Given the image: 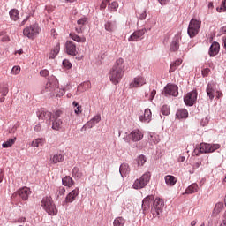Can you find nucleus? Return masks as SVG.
<instances>
[{
    "mask_svg": "<svg viewBox=\"0 0 226 226\" xmlns=\"http://www.w3.org/2000/svg\"><path fill=\"white\" fill-rule=\"evenodd\" d=\"M46 89L48 91H56L57 89V80L56 79H49L46 84Z\"/></svg>",
    "mask_w": 226,
    "mask_h": 226,
    "instance_id": "obj_23",
    "label": "nucleus"
},
{
    "mask_svg": "<svg viewBox=\"0 0 226 226\" xmlns=\"http://www.w3.org/2000/svg\"><path fill=\"white\" fill-rule=\"evenodd\" d=\"M218 52H220V43L214 41L210 46L208 54L210 57H215L218 56Z\"/></svg>",
    "mask_w": 226,
    "mask_h": 226,
    "instance_id": "obj_18",
    "label": "nucleus"
},
{
    "mask_svg": "<svg viewBox=\"0 0 226 226\" xmlns=\"http://www.w3.org/2000/svg\"><path fill=\"white\" fill-rule=\"evenodd\" d=\"M40 31H41V28H40L38 24H34V25H31L30 26H26L23 30V34L24 36H26V38H29L30 40H34V37L40 34Z\"/></svg>",
    "mask_w": 226,
    "mask_h": 226,
    "instance_id": "obj_5",
    "label": "nucleus"
},
{
    "mask_svg": "<svg viewBox=\"0 0 226 226\" xmlns=\"http://www.w3.org/2000/svg\"><path fill=\"white\" fill-rule=\"evenodd\" d=\"M153 200H154V196H153V195L147 196L143 200L142 208L144 209V211H146V210L149 209V207H151V202H153Z\"/></svg>",
    "mask_w": 226,
    "mask_h": 226,
    "instance_id": "obj_22",
    "label": "nucleus"
},
{
    "mask_svg": "<svg viewBox=\"0 0 226 226\" xmlns=\"http://www.w3.org/2000/svg\"><path fill=\"white\" fill-rule=\"evenodd\" d=\"M15 142H17V137L9 139L7 141L4 142L2 144V147H4V148L11 147V146H13V144H15Z\"/></svg>",
    "mask_w": 226,
    "mask_h": 226,
    "instance_id": "obj_35",
    "label": "nucleus"
},
{
    "mask_svg": "<svg viewBox=\"0 0 226 226\" xmlns=\"http://www.w3.org/2000/svg\"><path fill=\"white\" fill-rule=\"evenodd\" d=\"M163 200L157 198L154 201V207L152 208V214L154 218H158L162 214V209H163Z\"/></svg>",
    "mask_w": 226,
    "mask_h": 226,
    "instance_id": "obj_7",
    "label": "nucleus"
},
{
    "mask_svg": "<svg viewBox=\"0 0 226 226\" xmlns=\"http://www.w3.org/2000/svg\"><path fill=\"white\" fill-rule=\"evenodd\" d=\"M75 114L79 115V114H82V106H78L75 109H74Z\"/></svg>",
    "mask_w": 226,
    "mask_h": 226,
    "instance_id": "obj_55",
    "label": "nucleus"
},
{
    "mask_svg": "<svg viewBox=\"0 0 226 226\" xmlns=\"http://www.w3.org/2000/svg\"><path fill=\"white\" fill-rule=\"evenodd\" d=\"M210 72H211V69H209V68H204L201 70L202 77H208Z\"/></svg>",
    "mask_w": 226,
    "mask_h": 226,
    "instance_id": "obj_50",
    "label": "nucleus"
},
{
    "mask_svg": "<svg viewBox=\"0 0 226 226\" xmlns=\"http://www.w3.org/2000/svg\"><path fill=\"white\" fill-rule=\"evenodd\" d=\"M105 30L109 33H112L116 31V28L117 27L115 21H108L104 25Z\"/></svg>",
    "mask_w": 226,
    "mask_h": 226,
    "instance_id": "obj_28",
    "label": "nucleus"
},
{
    "mask_svg": "<svg viewBox=\"0 0 226 226\" xmlns=\"http://www.w3.org/2000/svg\"><path fill=\"white\" fill-rule=\"evenodd\" d=\"M144 134L139 130H134L131 132V139L133 142H139L142 140Z\"/></svg>",
    "mask_w": 226,
    "mask_h": 226,
    "instance_id": "obj_20",
    "label": "nucleus"
},
{
    "mask_svg": "<svg viewBox=\"0 0 226 226\" xmlns=\"http://www.w3.org/2000/svg\"><path fill=\"white\" fill-rule=\"evenodd\" d=\"M64 193H66V189L64 187H60L58 190V194L64 195Z\"/></svg>",
    "mask_w": 226,
    "mask_h": 226,
    "instance_id": "obj_56",
    "label": "nucleus"
},
{
    "mask_svg": "<svg viewBox=\"0 0 226 226\" xmlns=\"http://www.w3.org/2000/svg\"><path fill=\"white\" fill-rule=\"evenodd\" d=\"M65 49H66L67 54L69 56H73V57H75V56H77V54H79V52H77V44H75V42H73L72 41H66Z\"/></svg>",
    "mask_w": 226,
    "mask_h": 226,
    "instance_id": "obj_9",
    "label": "nucleus"
},
{
    "mask_svg": "<svg viewBox=\"0 0 226 226\" xmlns=\"http://www.w3.org/2000/svg\"><path fill=\"white\" fill-rule=\"evenodd\" d=\"M63 66L67 68V70H70V68H72V63L65 59L63 61Z\"/></svg>",
    "mask_w": 226,
    "mask_h": 226,
    "instance_id": "obj_51",
    "label": "nucleus"
},
{
    "mask_svg": "<svg viewBox=\"0 0 226 226\" xmlns=\"http://www.w3.org/2000/svg\"><path fill=\"white\" fill-rule=\"evenodd\" d=\"M177 89H178L177 86L168 84L164 87V93L166 95L168 94L169 96H177V94H179V92L177 91Z\"/></svg>",
    "mask_w": 226,
    "mask_h": 226,
    "instance_id": "obj_10",
    "label": "nucleus"
},
{
    "mask_svg": "<svg viewBox=\"0 0 226 226\" xmlns=\"http://www.w3.org/2000/svg\"><path fill=\"white\" fill-rule=\"evenodd\" d=\"M144 84H146V79L142 76H138L134 78L133 81L130 84V87L133 89V87H140L144 86Z\"/></svg>",
    "mask_w": 226,
    "mask_h": 226,
    "instance_id": "obj_16",
    "label": "nucleus"
},
{
    "mask_svg": "<svg viewBox=\"0 0 226 226\" xmlns=\"http://www.w3.org/2000/svg\"><path fill=\"white\" fill-rule=\"evenodd\" d=\"M40 75H41V77H49V70L44 69L40 72Z\"/></svg>",
    "mask_w": 226,
    "mask_h": 226,
    "instance_id": "obj_53",
    "label": "nucleus"
},
{
    "mask_svg": "<svg viewBox=\"0 0 226 226\" xmlns=\"http://www.w3.org/2000/svg\"><path fill=\"white\" fill-rule=\"evenodd\" d=\"M165 183L168 186H174L176 183H177V178L176 177L171 176V175H167L164 177Z\"/></svg>",
    "mask_w": 226,
    "mask_h": 226,
    "instance_id": "obj_26",
    "label": "nucleus"
},
{
    "mask_svg": "<svg viewBox=\"0 0 226 226\" xmlns=\"http://www.w3.org/2000/svg\"><path fill=\"white\" fill-rule=\"evenodd\" d=\"M206 123H209V118L206 117L205 119H202L201 121L202 126H206Z\"/></svg>",
    "mask_w": 226,
    "mask_h": 226,
    "instance_id": "obj_59",
    "label": "nucleus"
},
{
    "mask_svg": "<svg viewBox=\"0 0 226 226\" xmlns=\"http://www.w3.org/2000/svg\"><path fill=\"white\" fill-rule=\"evenodd\" d=\"M119 172L122 177H124L130 174V166L127 163H123L120 165Z\"/></svg>",
    "mask_w": 226,
    "mask_h": 226,
    "instance_id": "obj_25",
    "label": "nucleus"
},
{
    "mask_svg": "<svg viewBox=\"0 0 226 226\" xmlns=\"http://www.w3.org/2000/svg\"><path fill=\"white\" fill-rule=\"evenodd\" d=\"M109 3L107 0H102L100 5V10H105L107 8V4Z\"/></svg>",
    "mask_w": 226,
    "mask_h": 226,
    "instance_id": "obj_52",
    "label": "nucleus"
},
{
    "mask_svg": "<svg viewBox=\"0 0 226 226\" xmlns=\"http://www.w3.org/2000/svg\"><path fill=\"white\" fill-rule=\"evenodd\" d=\"M182 63H183L182 59H177L175 62H173L170 64L169 72L172 73L173 72H176V70H177V68H179V66H181Z\"/></svg>",
    "mask_w": 226,
    "mask_h": 226,
    "instance_id": "obj_29",
    "label": "nucleus"
},
{
    "mask_svg": "<svg viewBox=\"0 0 226 226\" xmlns=\"http://www.w3.org/2000/svg\"><path fill=\"white\" fill-rule=\"evenodd\" d=\"M62 125H63V120H61V119L53 120L52 129L56 130L57 132V131L61 130Z\"/></svg>",
    "mask_w": 226,
    "mask_h": 226,
    "instance_id": "obj_36",
    "label": "nucleus"
},
{
    "mask_svg": "<svg viewBox=\"0 0 226 226\" xmlns=\"http://www.w3.org/2000/svg\"><path fill=\"white\" fill-rule=\"evenodd\" d=\"M49 162H50L51 165L62 163V162H64V154H63L61 153L51 154L49 157Z\"/></svg>",
    "mask_w": 226,
    "mask_h": 226,
    "instance_id": "obj_11",
    "label": "nucleus"
},
{
    "mask_svg": "<svg viewBox=\"0 0 226 226\" xmlns=\"http://www.w3.org/2000/svg\"><path fill=\"white\" fill-rule=\"evenodd\" d=\"M223 211V202H218L213 210V216H218Z\"/></svg>",
    "mask_w": 226,
    "mask_h": 226,
    "instance_id": "obj_30",
    "label": "nucleus"
},
{
    "mask_svg": "<svg viewBox=\"0 0 226 226\" xmlns=\"http://www.w3.org/2000/svg\"><path fill=\"white\" fill-rule=\"evenodd\" d=\"M87 24V17H82L79 19L77 20V26L75 27L76 33L78 34H80L84 31V26Z\"/></svg>",
    "mask_w": 226,
    "mask_h": 226,
    "instance_id": "obj_15",
    "label": "nucleus"
},
{
    "mask_svg": "<svg viewBox=\"0 0 226 226\" xmlns=\"http://www.w3.org/2000/svg\"><path fill=\"white\" fill-rule=\"evenodd\" d=\"M1 41H3L4 43L10 41V36L4 35V37H2Z\"/></svg>",
    "mask_w": 226,
    "mask_h": 226,
    "instance_id": "obj_57",
    "label": "nucleus"
},
{
    "mask_svg": "<svg viewBox=\"0 0 226 226\" xmlns=\"http://www.w3.org/2000/svg\"><path fill=\"white\" fill-rule=\"evenodd\" d=\"M8 93H9L8 87L4 85H0V94H2V96H7Z\"/></svg>",
    "mask_w": 226,
    "mask_h": 226,
    "instance_id": "obj_45",
    "label": "nucleus"
},
{
    "mask_svg": "<svg viewBox=\"0 0 226 226\" xmlns=\"http://www.w3.org/2000/svg\"><path fill=\"white\" fill-rule=\"evenodd\" d=\"M20 70H21L20 66L15 65L12 67L11 73V75H19V73H20Z\"/></svg>",
    "mask_w": 226,
    "mask_h": 226,
    "instance_id": "obj_48",
    "label": "nucleus"
},
{
    "mask_svg": "<svg viewBox=\"0 0 226 226\" xmlns=\"http://www.w3.org/2000/svg\"><path fill=\"white\" fill-rule=\"evenodd\" d=\"M59 50H61V46L59 43L54 47L53 50L49 53V59H55L59 54Z\"/></svg>",
    "mask_w": 226,
    "mask_h": 226,
    "instance_id": "obj_33",
    "label": "nucleus"
},
{
    "mask_svg": "<svg viewBox=\"0 0 226 226\" xmlns=\"http://www.w3.org/2000/svg\"><path fill=\"white\" fill-rule=\"evenodd\" d=\"M200 165H202L201 162H198L194 164L193 169H199V167H200Z\"/></svg>",
    "mask_w": 226,
    "mask_h": 226,
    "instance_id": "obj_61",
    "label": "nucleus"
},
{
    "mask_svg": "<svg viewBox=\"0 0 226 226\" xmlns=\"http://www.w3.org/2000/svg\"><path fill=\"white\" fill-rule=\"evenodd\" d=\"M220 33L221 34H226V26L221 28Z\"/></svg>",
    "mask_w": 226,
    "mask_h": 226,
    "instance_id": "obj_62",
    "label": "nucleus"
},
{
    "mask_svg": "<svg viewBox=\"0 0 226 226\" xmlns=\"http://www.w3.org/2000/svg\"><path fill=\"white\" fill-rule=\"evenodd\" d=\"M72 177H74L75 179H80V177H82V172H80V170H79V168L74 167L72 169Z\"/></svg>",
    "mask_w": 226,
    "mask_h": 226,
    "instance_id": "obj_38",
    "label": "nucleus"
},
{
    "mask_svg": "<svg viewBox=\"0 0 226 226\" xmlns=\"http://www.w3.org/2000/svg\"><path fill=\"white\" fill-rule=\"evenodd\" d=\"M44 143H45V139L39 138L32 141V146L33 147H40V146H43Z\"/></svg>",
    "mask_w": 226,
    "mask_h": 226,
    "instance_id": "obj_42",
    "label": "nucleus"
},
{
    "mask_svg": "<svg viewBox=\"0 0 226 226\" xmlns=\"http://www.w3.org/2000/svg\"><path fill=\"white\" fill-rule=\"evenodd\" d=\"M199 191V185L197 184H192L187 187L185 193L191 195L192 193H197Z\"/></svg>",
    "mask_w": 226,
    "mask_h": 226,
    "instance_id": "obj_31",
    "label": "nucleus"
},
{
    "mask_svg": "<svg viewBox=\"0 0 226 226\" xmlns=\"http://www.w3.org/2000/svg\"><path fill=\"white\" fill-rule=\"evenodd\" d=\"M117 8H119V3L117 1H113L108 5V10H109V11H117Z\"/></svg>",
    "mask_w": 226,
    "mask_h": 226,
    "instance_id": "obj_41",
    "label": "nucleus"
},
{
    "mask_svg": "<svg viewBox=\"0 0 226 226\" xmlns=\"http://www.w3.org/2000/svg\"><path fill=\"white\" fill-rule=\"evenodd\" d=\"M62 183L64 186H68V188H72L73 185H75V182L73 181V178L70 176H66L62 179Z\"/></svg>",
    "mask_w": 226,
    "mask_h": 226,
    "instance_id": "obj_27",
    "label": "nucleus"
},
{
    "mask_svg": "<svg viewBox=\"0 0 226 226\" xmlns=\"http://www.w3.org/2000/svg\"><path fill=\"white\" fill-rule=\"evenodd\" d=\"M226 0H222L221 7H217L216 11L218 13H222L223 11H226Z\"/></svg>",
    "mask_w": 226,
    "mask_h": 226,
    "instance_id": "obj_46",
    "label": "nucleus"
},
{
    "mask_svg": "<svg viewBox=\"0 0 226 226\" xmlns=\"http://www.w3.org/2000/svg\"><path fill=\"white\" fill-rule=\"evenodd\" d=\"M176 116L178 119H186L188 117V110L180 109L177 111Z\"/></svg>",
    "mask_w": 226,
    "mask_h": 226,
    "instance_id": "obj_32",
    "label": "nucleus"
},
{
    "mask_svg": "<svg viewBox=\"0 0 226 226\" xmlns=\"http://www.w3.org/2000/svg\"><path fill=\"white\" fill-rule=\"evenodd\" d=\"M69 36L73 40V41H76V43H86V36L80 37L75 33H71Z\"/></svg>",
    "mask_w": 226,
    "mask_h": 226,
    "instance_id": "obj_24",
    "label": "nucleus"
},
{
    "mask_svg": "<svg viewBox=\"0 0 226 226\" xmlns=\"http://www.w3.org/2000/svg\"><path fill=\"white\" fill-rule=\"evenodd\" d=\"M39 119H52V113L49 111H41L39 115Z\"/></svg>",
    "mask_w": 226,
    "mask_h": 226,
    "instance_id": "obj_39",
    "label": "nucleus"
},
{
    "mask_svg": "<svg viewBox=\"0 0 226 226\" xmlns=\"http://www.w3.org/2000/svg\"><path fill=\"white\" fill-rule=\"evenodd\" d=\"M216 89V84L215 82L208 83L207 86V94L213 100L215 98V90Z\"/></svg>",
    "mask_w": 226,
    "mask_h": 226,
    "instance_id": "obj_21",
    "label": "nucleus"
},
{
    "mask_svg": "<svg viewBox=\"0 0 226 226\" xmlns=\"http://www.w3.org/2000/svg\"><path fill=\"white\" fill-rule=\"evenodd\" d=\"M221 226H226V222H225V220L222 221V222L221 223Z\"/></svg>",
    "mask_w": 226,
    "mask_h": 226,
    "instance_id": "obj_64",
    "label": "nucleus"
},
{
    "mask_svg": "<svg viewBox=\"0 0 226 226\" xmlns=\"http://www.w3.org/2000/svg\"><path fill=\"white\" fill-rule=\"evenodd\" d=\"M216 149H220V144L201 143L194 149L193 154L200 156V154H204V153H215Z\"/></svg>",
    "mask_w": 226,
    "mask_h": 226,
    "instance_id": "obj_2",
    "label": "nucleus"
},
{
    "mask_svg": "<svg viewBox=\"0 0 226 226\" xmlns=\"http://www.w3.org/2000/svg\"><path fill=\"white\" fill-rule=\"evenodd\" d=\"M10 18L11 20L17 21L19 19H20V15L19 14V10L17 9H11L9 12Z\"/></svg>",
    "mask_w": 226,
    "mask_h": 226,
    "instance_id": "obj_34",
    "label": "nucleus"
},
{
    "mask_svg": "<svg viewBox=\"0 0 226 226\" xmlns=\"http://www.w3.org/2000/svg\"><path fill=\"white\" fill-rule=\"evenodd\" d=\"M197 90H193L190 93H188L185 97H184V102L185 105H188L189 107H192L195 102H197Z\"/></svg>",
    "mask_w": 226,
    "mask_h": 226,
    "instance_id": "obj_8",
    "label": "nucleus"
},
{
    "mask_svg": "<svg viewBox=\"0 0 226 226\" xmlns=\"http://www.w3.org/2000/svg\"><path fill=\"white\" fill-rule=\"evenodd\" d=\"M147 162V159H146V156L145 155H139L138 158H137V163L139 165V167H142L144 166V163H146Z\"/></svg>",
    "mask_w": 226,
    "mask_h": 226,
    "instance_id": "obj_43",
    "label": "nucleus"
},
{
    "mask_svg": "<svg viewBox=\"0 0 226 226\" xmlns=\"http://www.w3.org/2000/svg\"><path fill=\"white\" fill-rule=\"evenodd\" d=\"M126 220L123 217H117L113 222V226H124Z\"/></svg>",
    "mask_w": 226,
    "mask_h": 226,
    "instance_id": "obj_37",
    "label": "nucleus"
},
{
    "mask_svg": "<svg viewBox=\"0 0 226 226\" xmlns=\"http://www.w3.org/2000/svg\"><path fill=\"white\" fill-rule=\"evenodd\" d=\"M61 114H63L61 110L55 111L53 115L51 113L52 119L53 120L59 119V117H61Z\"/></svg>",
    "mask_w": 226,
    "mask_h": 226,
    "instance_id": "obj_49",
    "label": "nucleus"
},
{
    "mask_svg": "<svg viewBox=\"0 0 226 226\" xmlns=\"http://www.w3.org/2000/svg\"><path fill=\"white\" fill-rule=\"evenodd\" d=\"M17 195L22 199V200H27L29 195H31V189L28 187H23L17 192Z\"/></svg>",
    "mask_w": 226,
    "mask_h": 226,
    "instance_id": "obj_17",
    "label": "nucleus"
},
{
    "mask_svg": "<svg viewBox=\"0 0 226 226\" xmlns=\"http://www.w3.org/2000/svg\"><path fill=\"white\" fill-rule=\"evenodd\" d=\"M200 24H202L200 20H197L195 19H191L189 23L188 30H187V33L190 38H195V36L199 34V30L200 29Z\"/></svg>",
    "mask_w": 226,
    "mask_h": 226,
    "instance_id": "obj_6",
    "label": "nucleus"
},
{
    "mask_svg": "<svg viewBox=\"0 0 226 226\" xmlns=\"http://www.w3.org/2000/svg\"><path fill=\"white\" fill-rule=\"evenodd\" d=\"M181 40V37L179 35L175 36L173 41H171L170 45V52H177L179 50V41Z\"/></svg>",
    "mask_w": 226,
    "mask_h": 226,
    "instance_id": "obj_19",
    "label": "nucleus"
},
{
    "mask_svg": "<svg viewBox=\"0 0 226 226\" xmlns=\"http://www.w3.org/2000/svg\"><path fill=\"white\" fill-rule=\"evenodd\" d=\"M149 140L153 144H158V142H160V137L157 134L153 133L150 135Z\"/></svg>",
    "mask_w": 226,
    "mask_h": 226,
    "instance_id": "obj_44",
    "label": "nucleus"
},
{
    "mask_svg": "<svg viewBox=\"0 0 226 226\" xmlns=\"http://www.w3.org/2000/svg\"><path fill=\"white\" fill-rule=\"evenodd\" d=\"M146 34V29H140L133 32V34L129 37L128 41H139Z\"/></svg>",
    "mask_w": 226,
    "mask_h": 226,
    "instance_id": "obj_12",
    "label": "nucleus"
},
{
    "mask_svg": "<svg viewBox=\"0 0 226 226\" xmlns=\"http://www.w3.org/2000/svg\"><path fill=\"white\" fill-rule=\"evenodd\" d=\"M124 60L123 58H118L109 70V79L115 86H117V84L121 82L123 77H124Z\"/></svg>",
    "mask_w": 226,
    "mask_h": 226,
    "instance_id": "obj_1",
    "label": "nucleus"
},
{
    "mask_svg": "<svg viewBox=\"0 0 226 226\" xmlns=\"http://www.w3.org/2000/svg\"><path fill=\"white\" fill-rule=\"evenodd\" d=\"M41 206L43 207L46 213H48V215H50V216H56V215H57V207H56L54 201H52V198H43Z\"/></svg>",
    "mask_w": 226,
    "mask_h": 226,
    "instance_id": "obj_3",
    "label": "nucleus"
},
{
    "mask_svg": "<svg viewBox=\"0 0 226 226\" xmlns=\"http://www.w3.org/2000/svg\"><path fill=\"white\" fill-rule=\"evenodd\" d=\"M91 121H94V123H100V121H102V117H100V115L94 116Z\"/></svg>",
    "mask_w": 226,
    "mask_h": 226,
    "instance_id": "obj_54",
    "label": "nucleus"
},
{
    "mask_svg": "<svg viewBox=\"0 0 226 226\" xmlns=\"http://www.w3.org/2000/svg\"><path fill=\"white\" fill-rule=\"evenodd\" d=\"M139 119L141 123H151V119H153V113L151 109H146L143 115L139 117Z\"/></svg>",
    "mask_w": 226,
    "mask_h": 226,
    "instance_id": "obj_13",
    "label": "nucleus"
},
{
    "mask_svg": "<svg viewBox=\"0 0 226 226\" xmlns=\"http://www.w3.org/2000/svg\"><path fill=\"white\" fill-rule=\"evenodd\" d=\"M161 112L163 116H169V114H170V108L167 105H163L161 109Z\"/></svg>",
    "mask_w": 226,
    "mask_h": 226,
    "instance_id": "obj_47",
    "label": "nucleus"
},
{
    "mask_svg": "<svg viewBox=\"0 0 226 226\" xmlns=\"http://www.w3.org/2000/svg\"><path fill=\"white\" fill-rule=\"evenodd\" d=\"M140 20H144L146 19V11H143L139 17Z\"/></svg>",
    "mask_w": 226,
    "mask_h": 226,
    "instance_id": "obj_63",
    "label": "nucleus"
},
{
    "mask_svg": "<svg viewBox=\"0 0 226 226\" xmlns=\"http://www.w3.org/2000/svg\"><path fill=\"white\" fill-rule=\"evenodd\" d=\"M160 4H162V6L167 4V3H169L170 0H158Z\"/></svg>",
    "mask_w": 226,
    "mask_h": 226,
    "instance_id": "obj_60",
    "label": "nucleus"
},
{
    "mask_svg": "<svg viewBox=\"0 0 226 226\" xmlns=\"http://www.w3.org/2000/svg\"><path fill=\"white\" fill-rule=\"evenodd\" d=\"M154 96H156V90H153V91L151 92L149 100H150V101H153V98H154Z\"/></svg>",
    "mask_w": 226,
    "mask_h": 226,
    "instance_id": "obj_58",
    "label": "nucleus"
},
{
    "mask_svg": "<svg viewBox=\"0 0 226 226\" xmlns=\"http://www.w3.org/2000/svg\"><path fill=\"white\" fill-rule=\"evenodd\" d=\"M80 193V190L79 188H75L71 192H69L65 198L66 204H70L79 197V194Z\"/></svg>",
    "mask_w": 226,
    "mask_h": 226,
    "instance_id": "obj_14",
    "label": "nucleus"
},
{
    "mask_svg": "<svg viewBox=\"0 0 226 226\" xmlns=\"http://www.w3.org/2000/svg\"><path fill=\"white\" fill-rule=\"evenodd\" d=\"M151 181V172H145L139 178L134 181L132 187L134 190H142V188H146L147 184Z\"/></svg>",
    "mask_w": 226,
    "mask_h": 226,
    "instance_id": "obj_4",
    "label": "nucleus"
},
{
    "mask_svg": "<svg viewBox=\"0 0 226 226\" xmlns=\"http://www.w3.org/2000/svg\"><path fill=\"white\" fill-rule=\"evenodd\" d=\"M78 89L80 91H87L88 89H91V82L90 81H87L82 83L81 85H79L78 87Z\"/></svg>",
    "mask_w": 226,
    "mask_h": 226,
    "instance_id": "obj_40",
    "label": "nucleus"
}]
</instances>
